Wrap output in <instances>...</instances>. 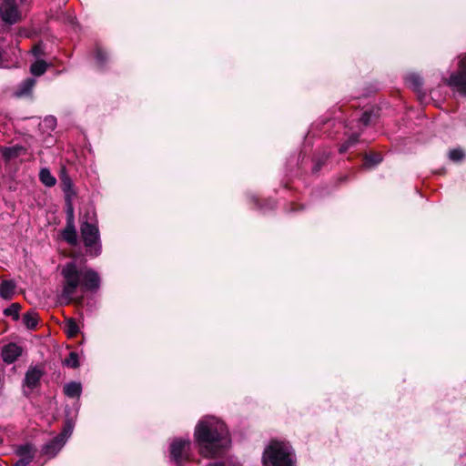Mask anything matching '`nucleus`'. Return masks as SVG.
<instances>
[{
	"label": "nucleus",
	"instance_id": "nucleus-18",
	"mask_svg": "<svg viewBox=\"0 0 466 466\" xmlns=\"http://www.w3.org/2000/svg\"><path fill=\"white\" fill-rule=\"evenodd\" d=\"M63 238L70 245L75 246L77 242V236L73 222H68L62 233Z\"/></svg>",
	"mask_w": 466,
	"mask_h": 466
},
{
	"label": "nucleus",
	"instance_id": "nucleus-17",
	"mask_svg": "<svg viewBox=\"0 0 466 466\" xmlns=\"http://www.w3.org/2000/svg\"><path fill=\"white\" fill-rule=\"evenodd\" d=\"M64 393L68 398H79L82 393L81 383L76 381H70L65 384Z\"/></svg>",
	"mask_w": 466,
	"mask_h": 466
},
{
	"label": "nucleus",
	"instance_id": "nucleus-14",
	"mask_svg": "<svg viewBox=\"0 0 466 466\" xmlns=\"http://www.w3.org/2000/svg\"><path fill=\"white\" fill-rule=\"evenodd\" d=\"M25 151V147L20 145L4 147L1 148L2 157L5 161H9L19 157Z\"/></svg>",
	"mask_w": 466,
	"mask_h": 466
},
{
	"label": "nucleus",
	"instance_id": "nucleus-1",
	"mask_svg": "<svg viewBox=\"0 0 466 466\" xmlns=\"http://www.w3.org/2000/svg\"><path fill=\"white\" fill-rule=\"evenodd\" d=\"M194 436L199 453L207 458L224 454L231 443L226 424L215 417H205L199 420Z\"/></svg>",
	"mask_w": 466,
	"mask_h": 466
},
{
	"label": "nucleus",
	"instance_id": "nucleus-19",
	"mask_svg": "<svg viewBox=\"0 0 466 466\" xmlns=\"http://www.w3.org/2000/svg\"><path fill=\"white\" fill-rule=\"evenodd\" d=\"M40 181L46 187H54L56 183V177L51 174L50 170L46 167L41 168L39 172Z\"/></svg>",
	"mask_w": 466,
	"mask_h": 466
},
{
	"label": "nucleus",
	"instance_id": "nucleus-4",
	"mask_svg": "<svg viewBox=\"0 0 466 466\" xmlns=\"http://www.w3.org/2000/svg\"><path fill=\"white\" fill-rule=\"evenodd\" d=\"M80 232L86 254L90 257H98L102 252V245L96 215L93 209H88L84 214Z\"/></svg>",
	"mask_w": 466,
	"mask_h": 466
},
{
	"label": "nucleus",
	"instance_id": "nucleus-23",
	"mask_svg": "<svg viewBox=\"0 0 466 466\" xmlns=\"http://www.w3.org/2000/svg\"><path fill=\"white\" fill-rule=\"evenodd\" d=\"M20 305L18 303H13L4 310L5 316H11L14 319H19Z\"/></svg>",
	"mask_w": 466,
	"mask_h": 466
},
{
	"label": "nucleus",
	"instance_id": "nucleus-30",
	"mask_svg": "<svg viewBox=\"0 0 466 466\" xmlns=\"http://www.w3.org/2000/svg\"><path fill=\"white\" fill-rule=\"evenodd\" d=\"M458 72H463V74H466V54L458 56Z\"/></svg>",
	"mask_w": 466,
	"mask_h": 466
},
{
	"label": "nucleus",
	"instance_id": "nucleus-15",
	"mask_svg": "<svg viewBox=\"0 0 466 466\" xmlns=\"http://www.w3.org/2000/svg\"><path fill=\"white\" fill-rule=\"evenodd\" d=\"M15 452L20 458H29V461H32L35 458V448L30 443H25L18 445Z\"/></svg>",
	"mask_w": 466,
	"mask_h": 466
},
{
	"label": "nucleus",
	"instance_id": "nucleus-38",
	"mask_svg": "<svg viewBox=\"0 0 466 466\" xmlns=\"http://www.w3.org/2000/svg\"><path fill=\"white\" fill-rule=\"evenodd\" d=\"M20 2H21L22 4H24V3H25V2H26V0H20Z\"/></svg>",
	"mask_w": 466,
	"mask_h": 466
},
{
	"label": "nucleus",
	"instance_id": "nucleus-24",
	"mask_svg": "<svg viewBox=\"0 0 466 466\" xmlns=\"http://www.w3.org/2000/svg\"><path fill=\"white\" fill-rule=\"evenodd\" d=\"M64 365L69 368L76 369L79 366L78 355L76 352H70L68 357L64 360Z\"/></svg>",
	"mask_w": 466,
	"mask_h": 466
},
{
	"label": "nucleus",
	"instance_id": "nucleus-7",
	"mask_svg": "<svg viewBox=\"0 0 466 466\" xmlns=\"http://www.w3.org/2000/svg\"><path fill=\"white\" fill-rule=\"evenodd\" d=\"M73 428L74 422L72 420H67L63 431L43 446L42 453L48 458H54L66 444Z\"/></svg>",
	"mask_w": 466,
	"mask_h": 466
},
{
	"label": "nucleus",
	"instance_id": "nucleus-32",
	"mask_svg": "<svg viewBox=\"0 0 466 466\" xmlns=\"http://www.w3.org/2000/svg\"><path fill=\"white\" fill-rule=\"evenodd\" d=\"M44 122L46 125V127H49L50 129H54L56 126V119L53 116H46Z\"/></svg>",
	"mask_w": 466,
	"mask_h": 466
},
{
	"label": "nucleus",
	"instance_id": "nucleus-12",
	"mask_svg": "<svg viewBox=\"0 0 466 466\" xmlns=\"http://www.w3.org/2000/svg\"><path fill=\"white\" fill-rule=\"evenodd\" d=\"M36 80L33 77H27L22 81L16 87L15 95L17 97L30 96L33 92V88L35 86Z\"/></svg>",
	"mask_w": 466,
	"mask_h": 466
},
{
	"label": "nucleus",
	"instance_id": "nucleus-16",
	"mask_svg": "<svg viewBox=\"0 0 466 466\" xmlns=\"http://www.w3.org/2000/svg\"><path fill=\"white\" fill-rule=\"evenodd\" d=\"M15 284L13 280H4L0 283V297L11 299L15 294Z\"/></svg>",
	"mask_w": 466,
	"mask_h": 466
},
{
	"label": "nucleus",
	"instance_id": "nucleus-3",
	"mask_svg": "<svg viewBox=\"0 0 466 466\" xmlns=\"http://www.w3.org/2000/svg\"><path fill=\"white\" fill-rule=\"evenodd\" d=\"M377 118V113L374 109H367L363 112L354 111L344 126L347 140L339 147V152L343 154L347 152L353 145L358 142V138L362 129L371 125Z\"/></svg>",
	"mask_w": 466,
	"mask_h": 466
},
{
	"label": "nucleus",
	"instance_id": "nucleus-6",
	"mask_svg": "<svg viewBox=\"0 0 466 466\" xmlns=\"http://www.w3.org/2000/svg\"><path fill=\"white\" fill-rule=\"evenodd\" d=\"M191 442L189 439L175 438L169 443L168 457L176 466H187L192 461Z\"/></svg>",
	"mask_w": 466,
	"mask_h": 466
},
{
	"label": "nucleus",
	"instance_id": "nucleus-13",
	"mask_svg": "<svg viewBox=\"0 0 466 466\" xmlns=\"http://www.w3.org/2000/svg\"><path fill=\"white\" fill-rule=\"evenodd\" d=\"M405 80L406 84L410 87H411L416 93H418L420 101L423 103L426 98V95L420 93V89L422 86L421 77L415 73H411L406 76Z\"/></svg>",
	"mask_w": 466,
	"mask_h": 466
},
{
	"label": "nucleus",
	"instance_id": "nucleus-29",
	"mask_svg": "<svg viewBox=\"0 0 466 466\" xmlns=\"http://www.w3.org/2000/svg\"><path fill=\"white\" fill-rule=\"evenodd\" d=\"M329 156V153L325 152L321 157H319V158H317L315 160V164H314V167L312 169L314 173L318 172L321 168L322 165L324 164L326 159H328Z\"/></svg>",
	"mask_w": 466,
	"mask_h": 466
},
{
	"label": "nucleus",
	"instance_id": "nucleus-37",
	"mask_svg": "<svg viewBox=\"0 0 466 466\" xmlns=\"http://www.w3.org/2000/svg\"><path fill=\"white\" fill-rule=\"evenodd\" d=\"M253 200H254L255 204H256L257 206H258V199H257L256 198H253Z\"/></svg>",
	"mask_w": 466,
	"mask_h": 466
},
{
	"label": "nucleus",
	"instance_id": "nucleus-21",
	"mask_svg": "<svg viewBox=\"0 0 466 466\" xmlns=\"http://www.w3.org/2000/svg\"><path fill=\"white\" fill-rule=\"evenodd\" d=\"M23 321L28 329H34L37 326V314L34 311H28L24 315Z\"/></svg>",
	"mask_w": 466,
	"mask_h": 466
},
{
	"label": "nucleus",
	"instance_id": "nucleus-5",
	"mask_svg": "<svg viewBox=\"0 0 466 466\" xmlns=\"http://www.w3.org/2000/svg\"><path fill=\"white\" fill-rule=\"evenodd\" d=\"M263 466H296V455L289 442L272 441L265 448Z\"/></svg>",
	"mask_w": 466,
	"mask_h": 466
},
{
	"label": "nucleus",
	"instance_id": "nucleus-10",
	"mask_svg": "<svg viewBox=\"0 0 466 466\" xmlns=\"http://www.w3.org/2000/svg\"><path fill=\"white\" fill-rule=\"evenodd\" d=\"M43 375L44 371L39 367H30L25 373L24 386L30 390L36 388Z\"/></svg>",
	"mask_w": 466,
	"mask_h": 466
},
{
	"label": "nucleus",
	"instance_id": "nucleus-20",
	"mask_svg": "<svg viewBox=\"0 0 466 466\" xmlns=\"http://www.w3.org/2000/svg\"><path fill=\"white\" fill-rule=\"evenodd\" d=\"M49 66L46 61L38 59L30 66V72L35 76H40L46 73Z\"/></svg>",
	"mask_w": 466,
	"mask_h": 466
},
{
	"label": "nucleus",
	"instance_id": "nucleus-11",
	"mask_svg": "<svg viewBox=\"0 0 466 466\" xmlns=\"http://www.w3.org/2000/svg\"><path fill=\"white\" fill-rule=\"evenodd\" d=\"M22 354V349L15 343H9L2 351L3 360L8 364L13 363Z\"/></svg>",
	"mask_w": 466,
	"mask_h": 466
},
{
	"label": "nucleus",
	"instance_id": "nucleus-22",
	"mask_svg": "<svg viewBox=\"0 0 466 466\" xmlns=\"http://www.w3.org/2000/svg\"><path fill=\"white\" fill-rule=\"evenodd\" d=\"M95 57L96 59L97 65L100 67H103L108 59L107 54L100 46H96L95 51Z\"/></svg>",
	"mask_w": 466,
	"mask_h": 466
},
{
	"label": "nucleus",
	"instance_id": "nucleus-9",
	"mask_svg": "<svg viewBox=\"0 0 466 466\" xmlns=\"http://www.w3.org/2000/svg\"><path fill=\"white\" fill-rule=\"evenodd\" d=\"M444 83L459 95L466 96V74L463 72L451 73L449 78L444 79Z\"/></svg>",
	"mask_w": 466,
	"mask_h": 466
},
{
	"label": "nucleus",
	"instance_id": "nucleus-35",
	"mask_svg": "<svg viewBox=\"0 0 466 466\" xmlns=\"http://www.w3.org/2000/svg\"><path fill=\"white\" fill-rule=\"evenodd\" d=\"M0 117H3L2 125H6L7 121L10 120V117L6 112H0Z\"/></svg>",
	"mask_w": 466,
	"mask_h": 466
},
{
	"label": "nucleus",
	"instance_id": "nucleus-8",
	"mask_svg": "<svg viewBox=\"0 0 466 466\" xmlns=\"http://www.w3.org/2000/svg\"><path fill=\"white\" fill-rule=\"evenodd\" d=\"M0 16L5 23L9 25L19 21L21 15L15 0H4L1 3Z\"/></svg>",
	"mask_w": 466,
	"mask_h": 466
},
{
	"label": "nucleus",
	"instance_id": "nucleus-27",
	"mask_svg": "<svg viewBox=\"0 0 466 466\" xmlns=\"http://www.w3.org/2000/svg\"><path fill=\"white\" fill-rule=\"evenodd\" d=\"M382 160L381 156L380 154H370L365 157V166L371 167L380 163Z\"/></svg>",
	"mask_w": 466,
	"mask_h": 466
},
{
	"label": "nucleus",
	"instance_id": "nucleus-36",
	"mask_svg": "<svg viewBox=\"0 0 466 466\" xmlns=\"http://www.w3.org/2000/svg\"><path fill=\"white\" fill-rule=\"evenodd\" d=\"M3 52L2 50L0 49V67H3V66H5V63H4V59H3Z\"/></svg>",
	"mask_w": 466,
	"mask_h": 466
},
{
	"label": "nucleus",
	"instance_id": "nucleus-2",
	"mask_svg": "<svg viewBox=\"0 0 466 466\" xmlns=\"http://www.w3.org/2000/svg\"><path fill=\"white\" fill-rule=\"evenodd\" d=\"M61 299L71 302L77 289L82 292H96L100 288V277L96 271L88 268H80L76 262L65 264L61 269Z\"/></svg>",
	"mask_w": 466,
	"mask_h": 466
},
{
	"label": "nucleus",
	"instance_id": "nucleus-34",
	"mask_svg": "<svg viewBox=\"0 0 466 466\" xmlns=\"http://www.w3.org/2000/svg\"><path fill=\"white\" fill-rule=\"evenodd\" d=\"M33 54L35 56H39L44 54L41 45H37L33 48Z\"/></svg>",
	"mask_w": 466,
	"mask_h": 466
},
{
	"label": "nucleus",
	"instance_id": "nucleus-33",
	"mask_svg": "<svg viewBox=\"0 0 466 466\" xmlns=\"http://www.w3.org/2000/svg\"><path fill=\"white\" fill-rule=\"evenodd\" d=\"M30 462L29 458H20L14 466H27Z\"/></svg>",
	"mask_w": 466,
	"mask_h": 466
},
{
	"label": "nucleus",
	"instance_id": "nucleus-31",
	"mask_svg": "<svg viewBox=\"0 0 466 466\" xmlns=\"http://www.w3.org/2000/svg\"><path fill=\"white\" fill-rule=\"evenodd\" d=\"M209 466H239L236 461H234L232 459H227L223 461H217L214 463L209 464Z\"/></svg>",
	"mask_w": 466,
	"mask_h": 466
},
{
	"label": "nucleus",
	"instance_id": "nucleus-25",
	"mask_svg": "<svg viewBox=\"0 0 466 466\" xmlns=\"http://www.w3.org/2000/svg\"><path fill=\"white\" fill-rule=\"evenodd\" d=\"M61 183H62V187H63V191L66 194V196H70L71 194H73V182L71 180V178L67 176H63L61 177Z\"/></svg>",
	"mask_w": 466,
	"mask_h": 466
},
{
	"label": "nucleus",
	"instance_id": "nucleus-26",
	"mask_svg": "<svg viewBox=\"0 0 466 466\" xmlns=\"http://www.w3.org/2000/svg\"><path fill=\"white\" fill-rule=\"evenodd\" d=\"M66 330L68 337H75L79 331L77 323L74 319H69L66 325Z\"/></svg>",
	"mask_w": 466,
	"mask_h": 466
},
{
	"label": "nucleus",
	"instance_id": "nucleus-28",
	"mask_svg": "<svg viewBox=\"0 0 466 466\" xmlns=\"http://www.w3.org/2000/svg\"><path fill=\"white\" fill-rule=\"evenodd\" d=\"M465 154L461 148H454L450 150L449 157L451 161L458 162L464 157Z\"/></svg>",
	"mask_w": 466,
	"mask_h": 466
}]
</instances>
